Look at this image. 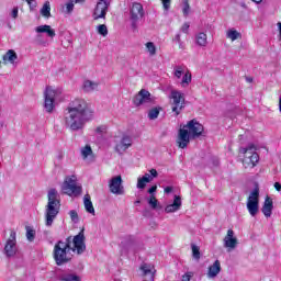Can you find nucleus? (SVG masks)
<instances>
[{
	"label": "nucleus",
	"mask_w": 281,
	"mask_h": 281,
	"mask_svg": "<svg viewBox=\"0 0 281 281\" xmlns=\"http://www.w3.org/2000/svg\"><path fill=\"white\" fill-rule=\"evenodd\" d=\"M139 203H142V201L139 200L135 201V205H139Z\"/></svg>",
	"instance_id": "61"
},
{
	"label": "nucleus",
	"mask_w": 281,
	"mask_h": 281,
	"mask_svg": "<svg viewBox=\"0 0 281 281\" xmlns=\"http://www.w3.org/2000/svg\"><path fill=\"white\" fill-rule=\"evenodd\" d=\"M37 34H46L48 38H54L56 36V31L52 29L50 25L44 24L35 27Z\"/></svg>",
	"instance_id": "21"
},
{
	"label": "nucleus",
	"mask_w": 281,
	"mask_h": 281,
	"mask_svg": "<svg viewBox=\"0 0 281 281\" xmlns=\"http://www.w3.org/2000/svg\"><path fill=\"white\" fill-rule=\"evenodd\" d=\"M190 139H192V136L190 135V132L183 126L180 127L178 131V136L176 139V144L178 148H188V145L190 144Z\"/></svg>",
	"instance_id": "12"
},
{
	"label": "nucleus",
	"mask_w": 281,
	"mask_h": 281,
	"mask_svg": "<svg viewBox=\"0 0 281 281\" xmlns=\"http://www.w3.org/2000/svg\"><path fill=\"white\" fill-rule=\"evenodd\" d=\"M171 101V111L176 115H180L181 111L186 109V97L179 90H172L169 95Z\"/></svg>",
	"instance_id": "5"
},
{
	"label": "nucleus",
	"mask_w": 281,
	"mask_h": 281,
	"mask_svg": "<svg viewBox=\"0 0 281 281\" xmlns=\"http://www.w3.org/2000/svg\"><path fill=\"white\" fill-rule=\"evenodd\" d=\"M246 82H254V78H251V77H246Z\"/></svg>",
	"instance_id": "58"
},
{
	"label": "nucleus",
	"mask_w": 281,
	"mask_h": 281,
	"mask_svg": "<svg viewBox=\"0 0 281 281\" xmlns=\"http://www.w3.org/2000/svg\"><path fill=\"white\" fill-rule=\"evenodd\" d=\"M160 111H161V108H153L148 112V119L149 120H157V117H159Z\"/></svg>",
	"instance_id": "34"
},
{
	"label": "nucleus",
	"mask_w": 281,
	"mask_h": 281,
	"mask_svg": "<svg viewBox=\"0 0 281 281\" xmlns=\"http://www.w3.org/2000/svg\"><path fill=\"white\" fill-rule=\"evenodd\" d=\"M83 205H85L86 212H88V214H95V209L93 207V202H91V195H89V194L85 195Z\"/></svg>",
	"instance_id": "26"
},
{
	"label": "nucleus",
	"mask_w": 281,
	"mask_h": 281,
	"mask_svg": "<svg viewBox=\"0 0 281 281\" xmlns=\"http://www.w3.org/2000/svg\"><path fill=\"white\" fill-rule=\"evenodd\" d=\"M191 249H192V256H193L194 260H201V250H200L199 246L192 244Z\"/></svg>",
	"instance_id": "35"
},
{
	"label": "nucleus",
	"mask_w": 281,
	"mask_h": 281,
	"mask_svg": "<svg viewBox=\"0 0 281 281\" xmlns=\"http://www.w3.org/2000/svg\"><path fill=\"white\" fill-rule=\"evenodd\" d=\"M148 203L151 207V210H157V198H155V195H151L150 199L148 200Z\"/></svg>",
	"instance_id": "43"
},
{
	"label": "nucleus",
	"mask_w": 281,
	"mask_h": 281,
	"mask_svg": "<svg viewBox=\"0 0 281 281\" xmlns=\"http://www.w3.org/2000/svg\"><path fill=\"white\" fill-rule=\"evenodd\" d=\"M42 16H45L46 19H49L52 16V5L49 4V1H46L41 9Z\"/></svg>",
	"instance_id": "28"
},
{
	"label": "nucleus",
	"mask_w": 281,
	"mask_h": 281,
	"mask_svg": "<svg viewBox=\"0 0 281 281\" xmlns=\"http://www.w3.org/2000/svg\"><path fill=\"white\" fill-rule=\"evenodd\" d=\"M170 192H172V187H166L165 188V193L170 194Z\"/></svg>",
	"instance_id": "55"
},
{
	"label": "nucleus",
	"mask_w": 281,
	"mask_h": 281,
	"mask_svg": "<svg viewBox=\"0 0 281 281\" xmlns=\"http://www.w3.org/2000/svg\"><path fill=\"white\" fill-rule=\"evenodd\" d=\"M145 45L150 56H155V54H157V46H155V43L147 42Z\"/></svg>",
	"instance_id": "37"
},
{
	"label": "nucleus",
	"mask_w": 281,
	"mask_h": 281,
	"mask_svg": "<svg viewBox=\"0 0 281 281\" xmlns=\"http://www.w3.org/2000/svg\"><path fill=\"white\" fill-rule=\"evenodd\" d=\"M75 3H85V0H72Z\"/></svg>",
	"instance_id": "59"
},
{
	"label": "nucleus",
	"mask_w": 281,
	"mask_h": 281,
	"mask_svg": "<svg viewBox=\"0 0 281 281\" xmlns=\"http://www.w3.org/2000/svg\"><path fill=\"white\" fill-rule=\"evenodd\" d=\"M71 249L68 248L67 244L63 240H58L53 250V258L58 267L71 262V255H69Z\"/></svg>",
	"instance_id": "3"
},
{
	"label": "nucleus",
	"mask_w": 281,
	"mask_h": 281,
	"mask_svg": "<svg viewBox=\"0 0 281 281\" xmlns=\"http://www.w3.org/2000/svg\"><path fill=\"white\" fill-rule=\"evenodd\" d=\"M181 210V196L175 195L173 203L165 207L167 214H172V212H179Z\"/></svg>",
	"instance_id": "22"
},
{
	"label": "nucleus",
	"mask_w": 281,
	"mask_h": 281,
	"mask_svg": "<svg viewBox=\"0 0 281 281\" xmlns=\"http://www.w3.org/2000/svg\"><path fill=\"white\" fill-rule=\"evenodd\" d=\"M140 271H143L144 281H155V267L148 263H143L140 266Z\"/></svg>",
	"instance_id": "19"
},
{
	"label": "nucleus",
	"mask_w": 281,
	"mask_h": 281,
	"mask_svg": "<svg viewBox=\"0 0 281 281\" xmlns=\"http://www.w3.org/2000/svg\"><path fill=\"white\" fill-rule=\"evenodd\" d=\"M175 41H177V43H181V34H177Z\"/></svg>",
	"instance_id": "56"
},
{
	"label": "nucleus",
	"mask_w": 281,
	"mask_h": 281,
	"mask_svg": "<svg viewBox=\"0 0 281 281\" xmlns=\"http://www.w3.org/2000/svg\"><path fill=\"white\" fill-rule=\"evenodd\" d=\"M190 82H192V74L190 72V70H188L184 74V76L182 77L181 85H182V87H188V85H190Z\"/></svg>",
	"instance_id": "33"
},
{
	"label": "nucleus",
	"mask_w": 281,
	"mask_h": 281,
	"mask_svg": "<svg viewBox=\"0 0 281 281\" xmlns=\"http://www.w3.org/2000/svg\"><path fill=\"white\" fill-rule=\"evenodd\" d=\"M195 43L199 47H207V34L203 32L195 34Z\"/></svg>",
	"instance_id": "27"
},
{
	"label": "nucleus",
	"mask_w": 281,
	"mask_h": 281,
	"mask_svg": "<svg viewBox=\"0 0 281 281\" xmlns=\"http://www.w3.org/2000/svg\"><path fill=\"white\" fill-rule=\"evenodd\" d=\"M175 76H176V78H181V76H183V67L176 66L175 67Z\"/></svg>",
	"instance_id": "44"
},
{
	"label": "nucleus",
	"mask_w": 281,
	"mask_h": 281,
	"mask_svg": "<svg viewBox=\"0 0 281 281\" xmlns=\"http://www.w3.org/2000/svg\"><path fill=\"white\" fill-rule=\"evenodd\" d=\"M258 161H260V156L258 155V153H255V150L250 151L248 156H246L244 164H247L249 166V164H251L252 168H256V164H258Z\"/></svg>",
	"instance_id": "24"
},
{
	"label": "nucleus",
	"mask_w": 281,
	"mask_h": 281,
	"mask_svg": "<svg viewBox=\"0 0 281 281\" xmlns=\"http://www.w3.org/2000/svg\"><path fill=\"white\" fill-rule=\"evenodd\" d=\"M25 1L30 5L31 10H34V8H36V4H32V1L34 0H25Z\"/></svg>",
	"instance_id": "53"
},
{
	"label": "nucleus",
	"mask_w": 281,
	"mask_h": 281,
	"mask_svg": "<svg viewBox=\"0 0 281 281\" xmlns=\"http://www.w3.org/2000/svg\"><path fill=\"white\" fill-rule=\"evenodd\" d=\"M98 34H101V36H106L109 34V29L106 27V24H101L97 27Z\"/></svg>",
	"instance_id": "40"
},
{
	"label": "nucleus",
	"mask_w": 281,
	"mask_h": 281,
	"mask_svg": "<svg viewBox=\"0 0 281 281\" xmlns=\"http://www.w3.org/2000/svg\"><path fill=\"white\" fill-rule=\"evenodd\" d=\"M278 27H279V38L281 41V22L278 23Z\"/></svg>",
	"instance_id": "57"
},
{
	"label": "nucleus",
	"mask_w": 281,
	"mask_h": 281,
	"mask_svg": "<svg viewBox=\"0 0 281 281\" xmlns=\"http://www.w3.org/2000/svg\"><path fill=\"white\" fill-rule=\"evenodd\" d=\"M192 276H194V273L192 272H187L182 276V280L181 281H190L192 280Z\"/></svg>",
	"instance_id": "48"
},
{
	"label": "nucleus",
	"mask_w": 281,
	"mask_h": 281,
	"mask_svg": "<svg viewBox=\"0 0 281 281\" xmlns=\"http://www.w3.org/2000/svg\"><path fill=\"white\" fill-rule=\"evenodd\" d=\"M95 89H98V83L91 80H87L83 82V91H86L87 93L95 91Z\"/></svg>",
	"instance_id": "29"
},
{
	"label": "nucleus",
	"mask_w": 281,
	"mask_h": 281,
	"mask_svg": "<svg viewBox=\"0 0 281 281\" xmlns=\"http://www.w3.org/2000/svg\"><path fill=\"white\" fill-rule=\"evenodd\" d=\"M150 173H145L142 178L137 179V184L136 188L138 190H144V188H146V183H150V181H153V179H155V177H158V172L157 169H150L149 171Z\"/></svg>",
	"instance_id": "17"
},
{
	"label": "nucleus",
	"mask_w": 281,
	"mask_h": 281,
	"mask_svg": "<svg viewBox=\"0 0 281 281\" xmlns=\"http://www.w3.org/2000/svg\"><path fill=\"white\" fill-rule=\"evenodd\" d=\"M93 117V111L85 99L72 100L65 112L66 126L70 131H80L85 126L86 122H89Z\"/></svg>",
	"instance_id": "1"
},
{
	"label": "nucleus",
	"mask_w": 281,
	"mask_h": 281,
	"mask_svg": "<svg viewBox=\"0 0 281 281\" xmlns=\"http://www.w3.org/2000/svg\"><path fill=\"white\" fill-rule=\"evenodd\" d=\"M137 243V239L133 235H128L125 237V240L121 243L123 247L135 245Z\"/></svg>",
	"instance_id": "32"
},
{
	"label": "nucleus",
	"mask_w": 281,
	"mask_h": 281,
	"mask_svg": "<svg viewBox=\"0 0 281 281\" xmlns=\"http://www.w3.org/2000/svg\"><path fill=\"white\" fill-rule=\"evenodd\" d=\"M69 216H70L72 223H79L80 222V217L78 216V212L76 210H71L69 212Z\"/></svg>",
	"instance_id": "41"
},
{
	"label": "nucleus",
	"mask_w": 281,
	"mask_h": 281,
	"mask_svg": "<svg viewBox=\"0 0 281 281\" xmlns=\"http://www.w3.org/2000/svg\"><path fill=\"white\" fill-rule=\"evenodd\" d=\"M224 247L226 249H234L238 247V238L234 237V231L228 229L226 236L224 237Z\"/></svg>",
	"instance_id": "18"
},
{
	"label": "nucleus",
	"mask_w": 281,
	"mask_h": 281,
	"mask_svg": "<svg viewBox=\"0 0 281 281\" xmlns=\"http://www.w3.org/2000/svg\"><path fill=\"white\" fill-rule=\"evenodd\" d=\"M183 127L189 131V135L192 139H196V137H201L203 135V124L199 123L196 120H191L188 124L183 125Z\"/></svg>",
	"instance_id": "10"
},
{
	"label": "nucleus",
	"mask_w": 281,
	"mask_h": 281,
	"mask_svg": "<svg viewBox=\"0 0 281 281\" xmlns=\"http://www.w3.org/2000/svg\"><path fill=\"white\" fill-rule=\"evenodd\" d=\"M19 58V55H16V52L9 49L3 56V64L8 65V63H11V65H14V61Z\"/></svg>",
	"instance_id": "25"
},
{
	"label": "nucleus",
	"mask_w": 281,
	"mask_h": 281,
	"mask_svg": "<svg viewBox=\"0 0 281 281\" xmlns=\"http://www.w3.org/2000/svg\"><path fill=\"white\" fill-rule=\"evenodd\" d=\"M106 125H100L95 128V133H98V135H106Z\"/></svg>",
	"instance_id": "42"
},
{
	"label": "nucleus",
	"mask_w": 281,
	"mask_h": 281,
	"mask_svg": "<svg viewBox=\"0 0 281 281\" xmlns=\"http://www.w3.org/2000/svg\"><path fill=\"white\" fill-rule=\"evenodd\" d=\"M71 243H72L71 237H67V238H66V241H64V245H67V246H68V249H70V251L72 250V248H71Z\"/></svg>",
	"instance_id": "51"
},
{
	"label": "nucleus",
	"mask_w": 281,
	"mask_h": 281,
	"mask_svg": "<svg viewBox=\"0 0 281 281\" xmlns=\"http://www.w3.org/2000/svg\"><path fill=\"white\" fill-rule=\"evenodd\" d=\"M161 1H162L164 10H166V11L170 10V3L172 0H161Z\"/></svg>",
	"instance_id": "47"
},
{
	"label": "nucleus",
	"mask_w": 281,
	"mask_h": 281,
	"mask_svg": "<svg viewBox=\"0 0 281 281\" xmlns=\"http://www.w3.org/2000/svg\"><path fill=\"white\" fill-rule=\"evenodd\" d=\"M4 255L7 258H14L16 256V232L11 231L10 237L4 246Z\"/></svg>",
	"instance_id": "11"
},
{
	"label": "nucleus",
	"mask_w": 281,
	"mask_h": 281,
	"mask_svg": "<svg viewBox=\"0 0 281 281\" xmlns=\"http://www.w3.org/2000/svg\"><path fill=\"white\" fill-rule=\"evenodd\" d=\"M221 273V261L215 260L212 266L209 267L207 278H216Z\"/></svg>",
	"instance_id": "23"
},
{
	"label": "nucleus",
	"mask_w": 281,
	"mask_h": 281,
	"mask_svg": "<svg viewBox=\"0 0 281 281\" xmlns=\"http://www.w3.org/2000/svg\"><path fill=\"white\" fill-rule=\"evenodd\" d=\"M254 3H262V0H251Z\"/></svg>",
	"instance_id": "60"
},
{
	"label": "nucleus",
	"mask_w": 281,
	"mask_h": 281,
	"mask_svg": "<svg viewBox=\"0 0 281 281\" xmlns=\"http://www.w3.org/2000/svg\"><path fill=\"white\" fill-rule=\"evenodd\" d=\"M47 205L45 207V225L46 227H52L54 225V221H56V216H58L60 212V194L58 190L50 189L47 193Z\"/></svg>",
	"instance_id": "2"
},
{
	"label": "nucleus",
	"mask_w": 281,
	"mask_h": 281,
	"mask_svg": "<svg viewBox=\"0 0 281 281\" xmlns=\"http://www.w3.org/2000/svg\"><path fill=\"white\" fill-rule=\"evenodd\" d=\"M259 205H260V190L258 188H255L247 200L246 207L250 214V216H256L259 212Z\"/></svg>",
	"instance_id": "7"
},
{
	"label": "nucleus",
	"mask_w": 281,
	"mask_h": 281,
	"mask_svg": "<svg viewBox=\"0 0 281 281\" xmlns=\"http://www.w3.org/2000/svg\"><path fill=\"white\" fill-rule=\"evenodd\" d=\"M93 154V149H91V147L89 145H86L83 148H81V156L83 157V159H87V157H89V155Z\"/></svg>",
	"instance_id": "39"
},
{
	"label": "nucleus",
	"mask_w": 281,
	"mask_h": 281,
	"mask_svg": "<svg viewBox=\"0 0 281 281\" xmlns=\"http://www.w3.org/2000/svg\"><path fill=\"white\" fill-rule=\"evenodd\" d=\"M133 103L135 106H142L144 104H155V97L146 89H142L134 98Z\"/></svg>",
	"instance_id": "9"
},
{
	"label": "nucleus",
	"mask_w": 281,
	"mask_h": 281,
	"mask_svg": "<svg viewBox=\"0 0 281 281\" xmlns=\"http://www.w3.org/2000/svg\"><path fill=\"white\" fill-rule=\"evenodd\" d=\"M179 45H180V48L183 49V44L181 43V41H180Z\"/></svg>",
	"instance_id": "62"
},
{
	"label": "nucleus",
	"mask_w": 281,
	"mask_h": 281,
	"mask_svg": "<svg viewBox=\"0 0 281 281\" xmlns=\"http://www.w3.org/2000/svg\"><path fill=\"white\" fill-rule=\"evenodd\" d=\"M256 150V146L254 144H250L248 147H241L239 148V153L241 155H246V157H248V155L252 151Z\"/></svg>",
	"instance_id": "36"
},
{
	"label": "nucleus",
	"mask_w": 281,
	"mask_h": 281,
	"mask_svg": "<svg viewBox=\"0 0 281 281\" xmlns=\"http://www.w3.org/2000/svg\"><path fill=\"white\" fill-rule=\"evenodd\" d=\"M26 240H29V243H34V238H36V231H34L32 227L26 226Z\"/></svg>",
	"instance_id": "31"
},
{
	"label": "nucleus",
	"mask_w": 281,
	"mask_h": 281,
	"mask_svg": "<svg viewBox=\"0 0 281 281\" xmlns=\"http://www.w3.org/2000/svg\"><path fill=\"white\" fill-rule=\"evenodd\" d=\"M11 16H12V19L19 18V8L18 7L13 8V10L11 12Z\"/></svg>",
	"instance_id": "49"
},
{
	"label": "nucleus",
	"mask_w": 281,
	"mask_h": 281,
	"mask_svg": "<svg viewBox=\"0 0 281 281\" xmlns=\"http://www.w3.org/2000/svg\"><path fill=\"white\" fill-rule=\"evenodd\" d=\"M122 176H115L109 181V190L112 194H124V186L122 184Z\"/></svg>",
	"instance_id": "14"
},
{
	"label": "nucleus",
	"mask_w": 281,
	"mask_h": 281,
	"mask_svg": "<svg viewBox=\"0 0 281 281\" xmlns=\"http://www.w3.org/2000/svg\"><path fill=\"white\" fill-rule=\"evenodd\" d=\"M131 146H133V138L128 135H124L120 143L115 145V151L119 155H124V153H126Z\"/></svg>",
	"instance_id": "15"
},
{
	"label": "nucleus",
	"mask_w": 281,
	"mask_h": 281,
	"mask_svg": "<svg viewBox=\"0 0 281 281\" xmlns=\"http://www.w3.org/2000/svg\"><path fill=\"white\" fill-rule=\"evenodd\" d=\"M190 30V24L187 22L182 25L181 27V32H183L184 34H188V31Z\"/></svg>",
	"instance_id": "50"
},
{
	"label": "nucleus",
	"mask_w": 281,
	"mask_h": 281,
	"mask_svg": "<svg viewBox=\"0 0 281 281\" xmlns=\"http://www.w3.org/2000/svg\"><path fill=\"white\" fill-rule=\"evenodd\" d=\"M146 16V12L144 11V5L139 2H133L130 7V22L133 32H137V27H139V21Z\"/></svg>",
	"instance_id": "4"
},
{
	"label": "nucleus",
	"mask_w": 281,
	"mask_h": 281,
	"mask_svg": "<svg viewBox=\"0 0 281 281\" xmlns=\"http://www.w3.org/2000/svg\"><path fill=\"white\" fill-rule=\"evenodd\" d=\"M60 281H80V277L71 273H64L59 278Z\"/></svg>",
	"instance_id": "30"
},
{
	"label": "nucleus",
	"mask_w": 281,
	"mask_h": 281,
	"mask_svg": "<svg viewBox=\"0 0 281 281\" xmlns=\"http://www.w3.org/2000/svg\"><path fill=\"white\" fill-rule=\"evenodd\" d=\"M182 12L184 16H188V14H190V2H183Z\"/></svg>",
	"instance_id": "46"
},
{
	"label": "nucleus",
	"mask_w": 281,
	"mask_h": 281,
	"mask_svg": "<svg viewBox=\"0 0 281 281\" xmlns=\"http://www.w3.org/2000/svg\"><path fill=\"white\" fill-rule=\"evenodd\" d=\"M183 1V3H188V0H182Z\"/></svg>",
	"instance_id": "63"
},
{
	"label": "nucleus",
	"mask_w": 281,
	"mask_h": 281,
	"mask_svg": "<svg viewBox=\"0 0 281 281\" xmlns=\"http://www.w3.org/2000/svg\"><path fill=\"white\" fill-rule=\"evenodd\" d=\"M261 212L266 218L271 217V214H273V199H271L269 195H267L265 199Z\"/></svg>",
	"instance_id": "20"
},
{
	"label": "nucleus",
	"mask_w": 281,
	"mask_h": 281,
	"mask_svg": "<svg viewBox=\"0 0 281 281\" xmlns=\"http://www.w3.org/2000/svg\"><path fill=\"white\" fill-rule=\"evenodd\" d=\"M157 192V186H153L151 188L148 189L149 194H155Z\"/></svg>",
	"instance_id": "52"
},
{
	"label": "nucleus",
	"mask_w": 281,
	"mask_h": 281,
	"mask_svg": "<svg viewBox=\"0 0 281 281\" xmlns=\"http://www.w3.org/2000/svg\"><path fill=\"white\" fill-rule=\"evenodd\" d=\"M106 12H109V4L104 0H100L93 12L94 21L98 19H106Z\"/></svg>",
	"instance_id": "16"
},
{
	"label": "nucleus",
	"mask_w": 281,
	"mask_h": 281,
	"mask_svg": "<svg viewBox=\"0 0 281 281\" xmlns=\"http://www.w3.org/2000/svg\"><path fill=\"white\" fill-rule=\"evenodd\" d=\"M74 248L71 251H77L78 256L87 251V245L85 244V231H81L72 238Z\"/></svg>",
	"instance_id": "13"
},
{
	"label": "nucleus",
	"mask_w": 281,
	"mask_h": 281,
	"mask_svg": "<svg viewBox=\"0 0 281 281\" xmlns=\"http://www.w3.org/2000/svg\"><path fill=\"white\" fill-rule=\"evenodd\" d=\"M61 190L64 194H68V196H80V194H82V187L78 186L74 178H66Z\"/></svg>",
	"instance_id": "8"
},
{
	"label": "nucleus",
	"mask_w": 281,
	"mask_h": 281,
	"mask_svg": "<svg viewBox=\"0 0 281 281\" xmlns=\"http://www.w3.org/2000/svg\"><path fill=\"white\" fill-rule=\"evenodd\" d=\"M227 38H231V41H238V38H240V33L236 30H231L227 32Z\"/></svg>",
	"instance_id": "38"
},
{
	"label": "nucleus",
	"mask_w": 281,
	"mask_h": 281,
	"mask_svg": "<svg viewBox=\"0 0 281 281\" xmlns=\"http://www.w3.org/2000/svg\"><path fill=\"white\" fill-rule=\"evenodd\" d=\"M56 95H58V90L52 86H47L44 91V109L46 113H54V109H56Z\"/></svg>",
	"instance_id": "6"
},
{
	"label": "nucleus",
	"mask_w": 281,
	"mask_h": 281,
	"mask_svg": "<svg viewBox=\"0 0 281 281\" xmlns=\"http://www.w3.org/2000/svg\"><path fill=\"white\" fill-rule=\"evenodd\" d=\"M274 189L277 190V192H281V183L280 182H276L274 183Z\"/></svg>",
	"instance_id": "54"
},
{
	"label": "nucleus",
	"mask_w": 281,
	"mask_h": 281,
	"mask_svg": "<svg viewBox=\"0 0 281 281\" xmlns=\"http://www.w3.org/2000/svg\"><path fill=\"white\" fill-rule=\"evenodd\" d=\"M74 0H70L68 3H66V12L67 14H71L74 12Z\"/></svg>",
	"instance_id": "45"
},
{
	"label": "nucleus",
	"mask_w": 281,
	"mask_h": 281,
	"mask_svg": "<svg viewBox=\"0 0 281 281\" xmlns=\"http://www.w3.org/2000/svg\"><path fill=\"white\" fill-rule=\"evenodd\" d=\"M0 68H1V60H0Z\"/></svg>",
	"instance_id": "64"
}]
</instances>
